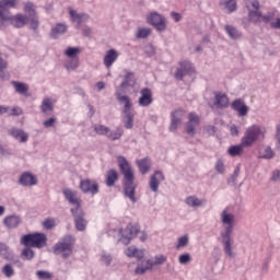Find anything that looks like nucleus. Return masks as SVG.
<instances>
[{
	"mask_svg": "<svg viewBox=\"0 0 280 280\" xmlns=\"http://www.w3.org/2000/svg\"><path fill=\"white\" fill-rule=\"evenodd\" d=\"M185 202L187 207H190L191 209H198L200 207H205L207 200L200 199L196 196H189L185 199Z\"/></svg>",
	"mask_w": 280,
	"mask_h": 280,
	"instance_id": "2f4dec72",
	"label": "nucleus"
},
{
	"mask_svg": "<svg viewBox=\"0 0 280 280\" xmlns=\"http://www.w3.org/2000/svg\"><path fill=\"white\" fill-rule=\"evenodd\" d=\"M3 21H9L10 25L21 30V27H25L27 25V15L23 13H16L15 15L11 14Z\"/></svg>",
	"mask_w": 280,
	"mask_h": 280,
	"instance_id": "2eb2a0df",
	"label": "nucleus"
},
{
	"mask_svg": "<svg viewBox=\"0 0 280 280\" xmlns=\"http://www.w3.org/2000/svg\"><path fill=\"white\" fill-rule=\"evenodd\" d=\"M221 223L223 231L221 234H233V229H235V211L233 207L228 206L221 212Z\"/></svg>",
	"mask_w": 280,
	"mask_h": 280,
	"instance_id": "39448f33",
	"label": "nucleus"
},
{
	"mask_svg": "<svg viewBox=\"0 0 280 280\" xmlns=\"http://www.w3.org/2000/svg\"><path fill=\"white\" fill-rule=\"evenodd\" d=\"M145 21L148 25H151L156 32H165L167 30V19L165 15L151 11L145 14Z\"/></svg>",
	"mask_w": 280,
	"mask_h": 280,
	"instance_id": "423d86ee",
	"label": "nucleus"
},
{
	"mask_svg": "<svg viewBox=\"0 0 280 280\" xmlns=\"http://www.w3.org/2000/svg\"><path fill=\"white\" fill-rule=\"evenodd\" d=\"M214 170L218 174H224V172H226V166L224 165V160L218 159L214 164Z\"/></svg>",
	"mask_w": 280,
	"mask_h": 280,
	"instance_id": "603ef678",
	"label": "nucleus"
},
{
	"mask_svg": "<svg viewBox=\"0 0 280 280\" xmlns=\"http://www.w3.org/2000/svg\"><path fill=\"white\" fill-rule=\"evenodd\" d=\"M0 257L7 261H13V264H19V260L14 259V252L3 243H0Z\"/></svg>",
	"mask_w": 280,
	"mask_h": 280,
	"instance_id": "cd10ccee",
	"label": "nucleus"
},
{
	"mask_svg": "<svg viewBox=\"0 0 280 280\" xmlns=\"http://www.w3.org/2000/svg\"><path fill=\"white\" fill-rule=\"evenodd\" d=\"M118 167L124 176V189L125 195L131 202H137V197H135V190L137 189V185H135V171H132V166L130 162L126 160L124 156L117 158Z\"/></svg>",
	"mask_w": 280,
	"mask_h": 280,
	"instance_id": "f03ea898",
	"label": "nucleus"
},
{
	"mask_svg": "<svg viewBox=\"0 0 280 280\" xmlns=\"http://www.w3.org/2000/svg\"><path fill=\"white\" fill-rule=\"evenodd\" d=\"M22 259L32 260L34 259V252L30 247H25L21 254Z\"/></svg>",
	"mask_w": 280,
	"mask_h": 280,
	"instance_id": "6e6d98bb",
	"label": "nucleus"
},
{
	"mask_svg": "<svg viewBox=\"0 0 280 280\" xmlns=\"http://www.w3.org/2000/svg\"><path fill=\"white\" fill-rule=\"evenodd\" d=\"M244 148H248L246 144H244L243 140H241V143L240 144H234V145H231L229 149H228V154L230 156H242V154H244Z\"/></svg>",
	"mask_w": 280,
	"mask_h": 280,
	"instance_id": "473e14b6",
	"label": "nucleus"
},
{
	"mask_svg": "<svg viewBox=\"0 0 280 280\" xmlns=\"http://www.w3.org/2000/svg\"><path fill=\"white\" fill-rule=\"evenodd\" d=\"M205 131L207 132V135L213 136L215 135V127L208 125L205 127Z\"/></svg>",
	"mask_w": 280,
	"mask_h": 280,
	"instance_id": "774afa93",
	"label": "nucleus"
},
{
	"mask_svg": "<svg viewBox=\"0 0 280 280\" xmlns=\"http://www.w3.org/2000/svg\"><path fill=\"white\" fill-rule=\"evenodd\" d=\"M71 213L74 218L75 229L78 231H85L86 230V219H84V211L82 208H72Z\"/></svg>",
	"mask_w": 280,
	"mask_h": 280,
	"instance_id": "9d476101",
	"label": "nucleus"
},
{
	"mask_svg": "<svg viewBox=\"0 0 280 280\" xmlns=\"http://www.w3.org/2000/svg\"><path fill=\"white\" fill-rule=\"evenodd\" d=\"M62 194L70 205L75 207V209H81L80 197H78V191L66 188L62 190Z\"/></svg>",
	"mask_w": 280,
	"mask_h": 280,
	"instance_id": "393cba45",
	"label": "nucleus"
},
{
	"mask_svg": "<svg viewBox=\"0 0 280 280\" xmlns=\"http://www.w3.org/2000/svg\"><path fill=\"white\" fill-rule=\"evenodd\" d=\"M121 135H124V131L121 129H117L114 132L109 131L107 137L108 139H112V141H117V139H121Z\"/></svg>",
	"mask_w": 280,
	"mask_h": 280,
	"instance_id": "4d7b16f0",
	"label": "nucleus"
},
{
	"mask_svg": "<svg viewBox=\"0 0 280 280\" xmlns=\"http://www.w3.org/2000/svg\"><path fill=\"white\" fill-rule=\"evenodd\" d=\"M137 79L135 78V72L126 70L124 81L121 82L120 88H118V90L128 91V89H135Z\"/></svg>",
	"mask_w": 280,
	"mask_h": 280,
	"instance_id": "aec40b11",
	"label": "nucleus"
},
{
	"mask_svg": "<svg viewBox=\"0 0 280 280\" xmlns=\"http://www.w3.org/2000/svg\"><path fill=\"white\" fill-rule=\"evenodd\" d=\"M164 180H165V175H163V173L160 171L155 172L150 177V180H149V187L151 191H154L156 194V191H159V187L161 183H163Z\"/></svg>",
	"mask_w": 280,
	"mask_h": 280,
	"instance_id": "4be33fe9",
	"label": "nucleus"
},
{
	"mask_svg": "<svg viewBox=\"0 0 280 280\" xmlns=\"http://www.w3.org/2000/svg\"><path fill=\"white\" fill-rule=\"evenodd\" d=\"M167 261V257L164 255H158L154 257V260L148 259L147 268H154V266H163Z\"/></svg>",
	"mask_w": 280,
	"mask_h": 280,
	"instance_id": "ea45409f",
	"label": "nucleus"
},
{
	"mask_svg": "<svg viewBox=\"0 0 280 280\" xmlns=\"http://www.w3.org/2000/svg\"><path fill=\"white\" fill-rule=\"evenodd\" d=\"M20 1L19 0H0V19L4 21L8 19L10 14V10L12 8H18Z\"/></svg>",
	"mask_w": 280,
	"mask_h": 280,
	"instance_id": "1a4fd4ad",
	"label": "nucleus"
},
{
	"mask_svg": "<svg viewBox=\"0 0 280 280\" xmlns=\"http://www.w3.org/2000/svg\"><path fill=\"white\" fill-rule=\"evenodd\" d=\"M101 261L102 264H104V266H110L112 261H113V256H110V254H102L101 255Z\"/></svg>",
	"mask_w": 280,
	"mask_h": 280,
	"instance_id": "bf43d9fd",
	"label": "nucleus"
},
{
	"mask_svg": "<svg viewBox=\"0 0 280 280\" xmlns=\"http://www.w3.org/2000/svg\"><path fill=\"white\" fill-rule=\"evenodd\" d=\"M200 125V116L194 113L188 115V122L186 124V132L190 137L196 135V128Z\"/></svg>",
	"mask_w": 280,
	"mask_h": 280,
	"instance_id": "f3484780",
	"label": "nucleus"
},
{
	"mask_svg": "<svg viewBox=\"0 0 280 280\" xmlns=\"http://www.w3.org/2000/svg\"><path fill=\"white\" fill-rule=\"evenodd\" d=\"M242 172V164H237L234 168L232 178L233 180H237V178L240 177V173Z\"/></svg>",
	"mask_w": 280,
	"mask_h": 280,
	"instance_id": "0e129e2a",
	"label": "nucleus"
},
{
	"mask_svg": "<svg viewBox=\"0 0 280 280\" xmlns=\"http://www.w3.org/2000/svg\"><path fill=\"white\" fill-rule=\"evenodd\" d=\"M124 116V124H125V128H127L128 130H130L135 124V113L131 114H122Z\"/></svg>",
	"mask_w": 280,
	"mask_h": 280,
	"instance_id": "09e8293b",
	"label": "nucleus"
},
{
	"mask_svg": "<svg viewBox=\"0 0 280 280\" xmlns=\"http://www.w3.org/2000/svg\"><path fill=\"white\" fill-rule=\"evenodd\" d=\"M194 66L188 60L180 61L175 78L177 80H183L185 75H189V73H194Z\"/></svg>",
	"mask_w": 280,
	"mask_h": 280,
	"instance_id": "a211bd4d",
	"label": "nucleus"
},
{
	"mask_svg": "<svg viewBox=\"0 0 280 280\" xmlns=\"http://www.w3.org/2000/svg\"><path fill=\"white\" fill-rule=\"evenodd\" d=\"M42 226H44L47 231H51V229L56 228V219L48 218L44 220Z\"/></svg>",
	"mask_w": 280,
	"mask_h": 280,
	"instance_id": "5fc2aeb1",
	"label": "nucleus"
},
{
	"mask_svg": "<svg viewBox=\"0 0 280 280\" xmlns=\"http://www.w3.org/2000/svg\"><path fill=\"white\" fill-rule=\"evenodd\" d=\"M213 108L222 109L229 108V96L222 92H214Z\"/></svg>",
	"mask_w": 280,
	"mask_h": 280,
	"instance_id": "412c9836",
	"label": "nucleus"
},
{
	"mask_svg": "<svg viewBox=\"0 0 280 280\" xmlns=\"http://www.w3.org/2000/svg\"><path fill=\"white\" fill-rule=\"evenodd\" d=\"M36 276L38 277V279H51V272L49 271L38 270L36 272Z\"/></svg>",
	"mask_w": 280,
	"mask_h": 280,
	"instance_id": "680f3d73",
	"label": "nucleus"
},
{
	"mask_svg": "<svg viewBox=\"0 0 280 280\" xmlns=\"http://www.w3.org/2000/svg\"><path fill=\"white\" fill-rule=\"evenodd\" d=\"M230 135H231L232 137H238V136H240V129L237 128V126L232 125V126L230 127Z\"/></svg>",
	"mask_w": 280,
	"mask_h": 280,
	"instance_id": "338daca9",
	"label": "nucleus"
},
{
	"mask_svg": "<svg viewBox=\"0 0 280 280\" xmlns=\"http://www.w3.org/2000/svg\"><path fill=\"white\" fill-rule=\"evenodd\" d=\"M141 174H147L152 167V161L149 158H144L136 161Z\"/></svg>",
	"mask_w": 280,
	"mask_h": 280,
	"instance_id": "f704fd0d",
	"label": "nucleus"
},
{
	"mask_svg": "<svg viewBox=\"0 0 280 280\" xmlns=\"http://www.w3.org/2000/svg\"><path fill=\"white\" fill-rule=\"evenodd\" d=\"M187 246H189V235L188 234H185L183 236H179L177 238V243L175 245V248L177 250H180L183 248H187Z\"/></svg>",
	"mask_w": 280,
	"mask_h": 280,
	"instance_id": "c03bdc74",
	"label": "nucleus"
},
{
	"mask_svg": "<svg viewBox=\"0 0 280 280\" xmlns=\"http://www.w3.org/2000/svg\"><path fill=\"white\" fill-rule=\"evenodd\" d=\"M27 24L31 30L36 32L38 27H40V20L38 19V14L36 15H28L27 16Z\"/></svg>",
	"mask_w": 280,
	"mask_h": 280,
	"instance_id": "79ce46f5",
	"label": "nucleus"
},
{
	"mask_svg": "<svg viewBox=\"0 0 280 280\" xmlns=\"http://www.w3.org/2000/svg\"><path fill=\"white\" fill-rule=\"evenodd\" d=\"M13 84L16 93H20L21 95H25L27 91H30V88H27V84L25 83L14 82Z\"/></svg>",
	"mask_w": 280,
	"mask_h": 280,
	"instance_id": "8fccbe9b",
	"label": "nucleus"
},
{
	"mask_svg": "<svg viewBox=\"0 0 280 280\" xmlns=\"http://www.w3.org/2000/svg\"><path fill=\"white\" fill-rule=\"evenodd\" d=\"M154 102L152 98V90L144 88L140 91V97L138 100L139 106H142L143 108L150 106Z\"/></svg>",
	"mask_w": 280,
	"mask_h": 280,
	"instance_id": "6ab92c4d",
	"label": "nucleus"
},
{
	"mask_svg": "<svg viewBox=\"0 0 280 280\" xmlns=\"http://www.w3.org/2000/svg\"><path fill=\"white\" fill-rule=\"evenodd\" d=\"M37 183L38 180L36 179V176L32 173H23L20 177V185H23L24 187H32Z\"/></svg>",
	"mask_w": 280,
	"mask_h": 280,
	"instance_id": "c756f323",
	"label": "nucleus"
},
{
	"mask_svg": "<svg viewBox=\"0 0 280 280\" xmlns=\"http://www.w3.org/2000/svg\"><path fill=\"white\" fill-rule=\"evenodd\" d=\"M125 255L127 257H135L136 259H143L144 257V253L142 249H139L135 246H129L126 250H125Z\"/></svg>",
	"mask_w": 280,
	"mask_h": 280,
	"instance_id": "c9c22d12",
	"label": "nucleus"
},
{
	"mask_svg": "<svg viewBox=\"0 0 280 280\" xmlns=\"http://www.w3.org/2000/svg\"><path fill=\"white\" fill-rule=\"evenodd\" d=\"M78 67H80V58H68V60L65 61L67 71H75Z\"/></svg>",
	"mask_w": 280,
	"mask_h": 280,
	"instance_id": "a19ab883",
	"label": "nucleus"
},
{
	"mask_svg": "<svg viewBox=\"0 0 280 280\" xmlns=\"http://www.w3.org/2000/svg\"><path fill=\"white\" fill-rule=\"evenodd\" d=\"M10 135L20 143H27L30 139V135L23 131V129H11Z\"/></svg>",
	"mask_w": 280,
	"mask_h": 280,
	"instance_id": "7c9ffc66",
	"label": "nucleus"
},
{
	"mask_svg": "<svg viewBox=\"0 0 280 280\" xmlns=\"http://www.w3.org/2000/svg\"><path fill=\"white\" fill-rule=\"evenodd\" d=\"M245 8L248 12L247 19L242 20V25L245 30L250 27V23L255 25H257V23H270L271 19H275L273 12L267 14L261 13L259 0H245Z\"/></svg>",
	"mask_w": 280,
	"mask_h": 280,
	"instance_id": "f257e3e1",
	"label": "nucleus"
},
{
	"mask_svg": "<svg viewBox=\"0 0 280 280\" xmlns=\"http://www.w3.org/2000/svg\"><path fill=\"white\" fill-rule=\"evenodd\" d=\"M259 158L266 160L275 159V151L270 147H265L259 151Z\"/></svg>",
	"mask_w": 280,
	"mask_h": 280,
	"instance_id": "49530a36",
	"label": "nucleus"
},
{
	"mask_svg": "<svg viewBox=\"0 0 280 280\" xmlns=\"http://www.w3.org/2000/svg\"><path fill=\"white\" fill-rule=\"evenodd\" d=\"M148 270H152V268H148V260L142 261L141 265H138L135 272L136 275H145Z\"/></svg>",
	"mask_w": 280,
	"mask_h": 280,
	"instance_id": "3c124183",
	"label": "nucleus"
},
{
	"mask_svg": "<svg viewBox=\"0 0 280 280\" xmlns=\"http://www.w3.org/2000/svg\"><path fill=\"white\" fill-rule=\"evenodd\" d=\"M261 139H266V127L252 125L246 128L241 140H243V144L247 148H253V145H255L257 141H261Z\"/></svg>",
	"mask_w": 280,
	"mask_h": 280,
	"instance_id": "7ed1b4c3",
	"label": "nucleus"
},
{
	"mask_svg": "<svg viewBox=\"0 0 280 280\" xmlns=\"http://www.w3.org/2000/svg\"><path fill=\"white\" fill-rule=\"evenodd\" d=\"M44 128H54L56 126V118L51 117L43 121Z\"/></svg>",
	"mask_w": 280,
	"mask_h": 280,
	"instance_id": "052dcab7",
	"label": "nucleus"
},
{
	"mask_svg": "<svg viewBox=\"0 0 280 280\" xmlns=\"http://www.w3.org/2000/svg\"><path fill=\"white\" fill-rule=\"evenodd\" d=\"M80 54H82V48L80 47H68L63 51V56L68 58H79L78 56H80Z\"/></svg>",
	"mask_w": 280,
	"mask_h": 280,
	"instance_id": "37998d69",
	"label": "nucleus"
},
{
	"mask_svg": "<svg viewBox=\"0 0 280 280\" xmlns=\"http://www.w3.org/2000/svg\"><path fill=\"white\" fill-rule=\"evenodd\" d=\"M73 237L71 235L65 236L54 246L55 255H61L63 259L71 257L73 253Z\"/></svg>",
	"mask_w": 280,
	"mask_h": 280,
	"instance_id": "0eeeda50",
	"label": "nucleus"
},
{
	"mask_svg": "<svg viewBox=\"0 0 280 280\" xmlns=\"http://www.w3.org/2000/svg\"><path fill=\"white\" fill-rule=\"evenodd\" d=\"M219 8L225 14H233L237 12V0H219Z\"/></svg>",
	"mask_w": 280,
	"mask_h": 280,
	"instance_id": "b1692460",
	"label": "nucleus"
},
{
	"mask_svg": "<svg viewBox=\"0 0 280 280\" xmlns=\"http://www.w3.org/2000/svg\"><path fill=\"white\" fill-rule=\"evenodd\" d=\"M183 117H185V110L177 109L175 112H172L171 125L168 127V130L171 132H176V130H178V127L180 126V124H183Z\"/></svg>",
	"mask_w": 280,
	"mask_h": 280,
	"instance_id": "ddd939ff",
	"label": "nucleus"
},
{
	"mask_svg": "<svg viewBox=\"0 0 280 280\" xmlns=\"http://www.w3.org/2000/svg\"><path fill=\"white\" fill-rule=\"evenodd\" d=\"M150 34H152V28H150V27H138V30L136 32V38H138V39L148 38V36H150Z\"/></svg>",
	"mask_w": 280,
	"mask_h": 280,
	"instance_id": "a18cd8bd",
	"label": "nucleus"
},
{
	"mask_svg": "<svg viewBox=\"0 0 280 280\" xmlns=\"http://www.w3.org/2000/svg\"><path fill=\"white\" fill-rule=\"evenodd\" d=\"M80 189L83 194H92V196H95V194L100 191V186L97 185V182L93 179H82L80 182Z\"/></svg>",
	"mask_w": 280,
	"mask_h": 280,
	"instance_id": "4468645a",
	"label": "nucleus"
},
{
	"mask_svg": "<svg viewBox=\"0 0 280 280\" xmlns=\"http://www.w3.org/2000/svg\"><path fill=\"white\" fill-rule=\"evenodd\" d=\"M94 132H96V135H105V137H108L110 129L104 125H95Z\"/></svg>",
	"mask_w": 280,
	"mask_h": 280,
	"instance_id": "864d4df0",
	"label": "nucleus"
},
{
	"mask_svg": "<svg viewBox=\"0 0 280 280\" xmlns=\"http://www.w3.org/2000/svg\"><path fill=\"white\" fill-rule=\"evenodd\" d=\"M67 30H69L67 23H57L51 27L50 36L52 38H59V36L67 34Z\"/></svg>",
	"mask_w": 280,
	"mask_h": 280,
	"instance_id": "c85d7f7f",
	"label": "nucleus"
},
{
	"mask_svg": "<svg viewBox=\"0 0 280 280\" xmlns=\"http://www.w3.org/2000/svg\"><path fill=\"white\" fill-rule=\"evenodd\" d=\"M3 224L7 229H16L21 224V217L8 215L3 219Z\"/></svg>",
	"mask_w": 280,
	"mask_h": 280,
	"instance_id": "72a5a7b5",
	"label": "nucleus"
},
{
	"mask_svg": "<svg viewBox=\"0 0 280 280\" xmlns=\"http://www.w3.org/2000/svg\"><path fill=\"white\" fill-rule=\"evenodd\" d=\"M23 12H25V14H28V16H34L38 14V11L36 10V5L32 1L23 2Z\"/></svg>",
	"mask_w": 280,
	"mask_h": 280,
	"instance_id": "58836bf2",
	"label": "nucleus"
},
{
	"mask_svg": "<svg viewBox=\"0 0 280 280\" xmlns=\"http://www.w3.org/2000/svg\"><path fill=\"white\" fill-rule=\"evenodd\" d=\"M137 233H139V228L132 224H128L126 230L122 232L120 242L125 244V246H128L131 240L137 237Z\"/></svg>",
	"mask_w": 280,
	"mask_h": 280,
	"instance_id": "dca6fc26",
	"label": "nucleus"
},
{
	"mask_svg": "<svg viewBox=\"0 0 280 280\" xmlns=\"http://www.w3.org/2000/svg\"><path fill=\"white\" fill-rule=\"evenodd\" d=\"M69 15L71 18V21L73 23H77L78 26L81 25V23H86L89 21V14L86 13H78L73 8H68Z\"/></svg>",
	"mask_w": 280,
	"mask_h": 280,
	"instance_id": "a878e982",
	"label": "nucleus"
},
{
	"mask_svg": "<svg viewBox=\"0 0 280 280\" xmlns=\"http://www.w3.org/2000/svg\"><path fill=\"white\" fill-rule=\"evenodd\" d=\"M270 180H271L272 183H279V180H280V171H279V170H275V171L271 173Z\"/></svg>",
	"mask_w": 280,
	"mask_h": 280,
	"instance_id": "e2e57ef3",
	"label": "nucleus"
},
{
	"mask_svg": "<svg viewBox=\"0 0 280 280\" xmlns=\"http://www.w3.org/2000/svg\"><path fill=\"white\" fill-rule=\"evenodd\" d=\"M23 246H31V248H45L47 246V235L45 233H31L21 237Z\"/></svg>",
	"mask_w": 280,
	"mask_h": 280,
	"instance_id": "20e7f679",
	"label": "nucleus"
},
{
	"mask_svg": "<svg viewBox=\"0 0 280 280\" xmlns=\"http://www.w3.org/2000/svg\"><path fill=\"white\" fill-rule=\"evenodd\" d=\"M54 104H56V100L45 97L39 105L40 113H43V115H51L54 113Z\"/></svg>",
	"mask_w": 280,
	"mask_h": 280,
	"instance_id": "bb28decb",
	"label": "nucleus"
},
{
	"mask_svg": "<svg viewBox=\"0 0 280 280\" xmlns=\"http://www.w3.org/2000/svg\"><path fill=\"white\" fill-rule=\"evenodd\" d=\"M232 110H235L237 113L238 117H247L248 113L250 112V107L246 105V102L242 98H236L231 104Z\"/></svg>",
	"mask_w": 280,
	"mask_h": 280,
	"instance_id": "f8f14e48",
	"label": "nucleus"
},
{
	"mask_svg": "<svg viewBox=\"0 0 280 280\" xmlns=\"http://www.w3.org/2000/svg\"><path fill=\"white\" fill-rule=\"evenodd\" d=\"M231 235L233 234H221V244L223 246V253H225L226 257L234 259V257L237 256V253H235V241Z\"/></svg>",
	"mask_w": 280,
	"mask_h": 280,
	"instance_id": "6e6552de",
	"label": "nucleus"
},
{
	"mask_svg": "<svg viewBox=\"0 0 280 280\" xmlns=\"http://www.w3.org/2000/svg\"><path fill=\"white\" fill-rule=\"evenodd\" d=\"M189 261H191V255L188 253L182 254L178 257V262L182 264L183 266H185L186 264H189Z\"/></svg>",
	"mask_w": 280,
	"mask_h": 280,
	"instance_id": "13d9d810",
	"label": "nucleus"
},
{
	"mask_svg": "<svg viewBox=\"0 0 280 280\" xmlns=\"http://www.w3.org/2000/svg\"><path fill=\"white\" fill-rule=\"evenodd\" d=\"M1 272L4 275V277H7V279H12V277L15 275L14 266H12V264H5L2 267Z\"/></svg>",
	"mask_w": 280,
	"mask_h": 280,
	"instance_id": "de8ad7c7",
	"label": "nucleus"
},
{
	"mask_svg": "<svg viewBox=\"0 0 280 280\" xmlns=\"http://www.w3.org/2000/svg\"><path fill=\"white\" fill-rule=\"evenodd\" d=\"M119 179V173H117L115 170H109L106 175V185L107 187H113L115 183Z\"/></svg>",
	"mask_w": 280,
	"mask_h": 280,
	"instance_id": "4c0bfd02",
	"label": "nucleus"
},
{
	"mask_svg": "<svg viewBox=\"0 0 280 280\" xmlns=\"http://www.w3.org/2000/svg\"><path fill=\"white\" fill-rule=\"evenodd\" d=\"M224 30H225L228 36H230L232 38V40H240V38H242V32H240V30H237V27H235L233 25H225Z\"/></svg>",
	"mask_w": 280,
	"mask_h": 280,
	"instance_id": "e433bc0d",
	"label": "nucleus"
},
{
	"mask_svg": "<svg viewBox=\"0 0 280 280\" xmlns=\"http://www.w3.org/2000/svg\"><path fill=\"white\" fill-rule=\"evenodd\" d=\"M118 58H119V51L112 48L106 51L103 58V65L106 67V69H110V67H113V65L117 62Z\"/></svg>",
	"mask_w": 280,
	"mask_h": 280,
	"instance_id": "5701e85b",
	"label": "nucleus"
},
{
	"mask_svg": "<svg viewBox=\"0 0 280 280\" xmlns=\"http://www.w3.org/2000/svg\"><path fill=\"white\" fill-rule=\"evenodd\" d=\"M116 100L122 106V115L132 114V101L129 98L128 95H122L119 89L116 90Z\"/></svg>",
	"mask_w": 280,
	"mask_h": 280,
	"instance_id": "9b49d317",
	"label": "nucleus"
},
{
	"mask_svg": "<svg viewBox=\"0 0 280 280\" xmlns=\"http://www.w3.org/2000/svg\"><path fill=\"white\" fill-rule=\"evenodd\" d=\"M270 27H272V30H280V18H277L276 20H270Z\"/></svg>",
	"mask_w": 280,
	"mask_h": 280,
	"instance_id": "69168bd1",
	"label": "nucleus"
}]
</instances>
